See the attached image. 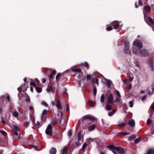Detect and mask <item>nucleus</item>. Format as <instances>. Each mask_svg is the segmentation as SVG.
Here are the masks:
<instances>
[{"instance_id": "1", "label": "nucleus", "mask_w": 154, "mask_h": 154, "mask_svg": "<svg viewBox=\"0 0 154 154\" xmlns=\"http://www.w3.org/2000/svg\"><path fill=\"white\" fill-rule=\"evenodd\" d=\"M133 52L135 55L142 57H146L149 56V53L147 50L143 48L141 50L137 49V48H133Z\"/></svg>"}, {"instance_id": "2", "label": "nucleus", "mask_w": 154, "mask_h": 154, "mask_svg": "<svg viewBox=\"0 0 154 154\" xmlns=\"http://www.w3.org/2000/svg\"><path fill=\"white\" fill-rule=\"evenodd\" d=\"M133 44L134 46H136V47H137L138 48H137L140 50L143 47L142 42L139 40H135L133 42ZM134 47H133V48Z\"/></svg>"}, {"instance_id": "3", "label": "nucleus", "mask_w": 154, "mask_h": 154, "mask_svg": "<svg viewBox=\"0 0 154 154\" xmlns=\"http://www.w3.org/2000/svg\"><path fill=\"white\" fill-rule=\"evenodd\" d=\"M147 63L149 67L150 68L151 71H154V61L152 58L149 59L147 60Z\"/></svg>"}, {"instance_id": "4", "label": "nucleus", "mask_w": 154, "mask_h": 154, "mask_svg": "<svg viewBox=\"0 0 154 154\" xmlns=\"http://www.w3.org/2000/svg\"><path fill=\"white\" fill-rule=\"evenodd\" d=\"M124 52L125 54H128L130 51V46L129 42L126 41L124 42Z\"/></svg>"}, {"instance_id": "5", "label": "nucleus", "mask_w": 154, "mask_h": 154, "mask_svg": "<svg viewBox=\"0 0 154 154\" xmlns=\"http://www.w3.org/2000/svg\"><path fill=\"white\" fill-rule=\"evenodd\" d=\"M53 137L54 138H56L59 140H61L62 139V135L61 132L57 130L56 132L52 134Z\"/></svg>"}, {"instance_id": "6", "label": "nucleus", "mask_w": 154, "mask_h": 154, "mask_svg": "<svg viewBox=\"0 0 154 154\" xmlns=\"http://www.w3.org/2000/svg\"><path fill=\"white\" fill-rule=\"evenodd\" d=\"M151 9V7L149 5L144 6L143 8V14H149Z\"/></svg>"}, {"instance_id": "7", "label": "nucleus", "mask_w": 154, "mask_h": 154, "mask_svg": "<svg viewBox=\"0 0 154 154\" xmlns=\"http://www.w3.org/2000/svg\"><path fill=\"white\" fill-rule=\"evenodd\" d=\"M52 126L51 125H48L45 131V133L47 135L50 136L52 135Z\"/></svg>"}, {"instance_id": "8", "label": "nucleus", "mask_w": 154, "mask_h": 154, "mask_svg": "<svg viewBox=\"0 0 154 154\" xmlns=\"http://www.w3.org/2000/svg\"><path fill=\"white\" fill-rule=\"evenodd\" d=\"M114 97L112 94H110L107 97V102L109 104H113Z\"/></svg>"}, {"instance_id": "9", "label": "nucleus", "mask_w": 154, "mask_h": 154, "mask_svg": "<svg viewBox=\"0 0 154 154\" xmlns=\"http://www.w3.org/2000/svg\"><path fill=\"white\" fill-rule=\"evenodd\" d=\"M111 25L113 27V28L116 29L119 27V22L117 21H114L111 23Z\"/></svg>"}, {"instance_id": "10", "label": "nucleus", "mask_w": 154, "mask_h": 154, "mask_svg": "<svg viewBox=\"0 0 154 154\" xmlns=\"http://www.w3.org/2000/svg\"><path fill=\"white\" fill-rule=\"evenodd\" d=\"M83 119H88L91 121H94L95 119V118L93 117L90 116L89 115H87L84 116L83 117Z\"/></svg>"}, {"instance_id": "11", "label": "nucleus", "mask_w": 154, "mask_h": 154, "mask_svg": "<svg viewBox=\"0 0 154 154\" xmlns=\"http://www.w3.org/2000/svg\"><path fill=\"white\" fill-rule=\"evenodd\" d=\"M116 150L119 153L121 154H123L125 152L123 149L121 147H116Z\"/></svg>"}, {"instance_id": "12", "label": "nucleus", "mask_w": 154, "mask_h": 154, "mask_svg": "<svg viewBox=\"0 0 154 154\" xmlns=\"http://www.w3.org/2000/svg\"><path fill=\"white\" fill-rule=\"evenodd\" d=\"M149 14H143L144 20L147 24H148V20H149V18H150L149 17Z\"/></svg>"}, {"instance_id": "13", "label": "nucleus", "mask_w": 154, "mask_h": 154, "mask_svg": "<svg viewBox=\"0 0 154 154\" xmlns=\"http://www.w3.org/2000/svg\"><path fill=\"white\" fill-rule=\"evenodd\" d=\"M33 125L36 128H39L41 127V123L38 121L37 122V123L35 122V120L32 121Z\"/></svg>"}, {"instance_id": "14", "label": "nucleus", "mask_w": 154, "mask_h": 154, "mask_svg": "<svg viewBox=\"0 0 154 154\" xmlns=\"http://www.w3.org/2000/svg\"><path fill=\"white\" fill-rule=\"evenodd\" d=\"M71 70L72 72H78L80 73H82V70L80 68H72Z\"/></svg>"}, {"instance_id": "15", "label": "nucleus", "mask_w": 154, "mask_h": 154, "mask_svg": "<svg viewBox=\"0 0 154 154\" xmlns=\"http://www.w3.org/2000/svg\"><path fill=\"white\" fill-rule=\"evenodd\" d=\"M128 125L134 127L135 125L134 121L133 119L129 120L128 122Z\"/></svg>"}, {"instance_id": "16", "label": "nucleus", "mask_w": 154, "mask_h": 154, "mask_svg": "<svg viewBox=\"0 0 154 154\" xmlns=\"http://www.w3.org/2000/svg\"><path fill=\"white\" fill-rule=\"evenodd\" d=\"M148 24L149 25L151 26H154V21L153 19L151 18H149V20H148Z\"/></svg>"}, {"instance_id": "17", "label": "nucleus", "mask_w": 154, "mask_h": 154, "mask_svg": "<svg viewBox=\"0 0 154 154\" xmlns=\"http://www.w3.org/2000/svg\"><path fill=\"white\" fill-rule=\"evenodd\" d=\"M58 119L57 118H54L53 119L51 122V123L52 125H54L57 124L58 122Z\"/></svg>"}, {"instance_id": "18", "label": "nucleus", "mask_w": 154, "mask_h": 154, "mask_svg": "<svg viewBox=\"0 0 154 154\" xmlns=\"http://www.w3.org/2000/svg\"><path fill=\"white\" fill-rule=\"evenodd\" d=\"M57 104L56 106L58 109H61V106L59 100H58L57 101Z\"/></svg>"}, {"instance_id": "19", "label": "nucleus", "mask_w": 154, "mask_h": 154, "mask_svg": "<svg viewBox=\"0 0 154 154\" xmlns=\"http://www.w3.org/2000/svg\"><path fill=\"white\" fill-rule=\"evenodd\" d=\"M106 147L109 148V149L112 151V150L113 149L116 150V147L115 146L113 145H110L107 146H106Z\"/></svg>"}, {"instance_id": "20", "label": "nucleus", "mask_w": 154, "mask_h": 154, "mask_svg": "<svg viewBox=\"0 0 154 154\" xmlns=\"http://www.w3.org/2000/svg\"><path fill=\"white\" fill-rule=\"evenodd\" d=\"M96 128V125H94L93 124L91 126H90L88 128V130L89 131H91L93 130H94Z\"/></svg>"}, {"instance_id": "21", "label": "nucleus", "mask_w": 154, "mask_h": 154, "mask_svg": "<svg viewBox=\"0 0 154 154\" xmlns=\"http://www.w3.org/2000/svg\"><path fill=\"white\" fill-rule=\"evenodd\" d=\"M50 154H55L57 152V150L55 148H52L50 150Z\"/></svg>"}, {"instance_id": "22", "label": "nucleus", "mask_w": 154, "mask_h": 154, "mask_svg": "<svg viewBox=\"0 0 154 154\" xmlns=\"http://www.w3.org/2000/svg\"><path fill=\"white\" fill-rule=\"evenodd\" d=\"M146 154H154V149H149L147 151Z\"/></svg>"}, {"instance_id": "23", "label": "nucleus", "mask_w": 154, "mask_h": 154, "mask_svg": "<svg viewBox=\"0 0 154 154\" xmlns=\"http://www.w3.org/2000/svg\"><path fill=\"white\" fill-rule=\"evenodd\" d=\"M136 138V136L135 134L133 135L130 136L128 138V140L132 141L135 139Z\"/></svg>"}, {"instance_id": "24", "label": "nucleus", "mask_w": 154, "mask_h": 154, "mask_svg": "<svg viewBox=\"0 0 154 154\" xmlns=\"http://www.w3.org/2000/svg\"><path fill=\"white\" fill-rule=\"evenodd\" d=\"M47 112V110L46 109H44L42 112L41 119L42 121H43L44 120V115H45Z\"/></svg>"}, {"instance_id": "25", "label": "nucleus", "mask_w": 154, "mask_h": 154, "mask_svg": "<svg viewBox=\"0 0 154 154\" xmlns=\"http://www.w3.org/2000/svg\"><path fill=\"white\" fill-rule=\"evenodd\" d=\"M88 103L90 106L92 107H93L95 105L94 102L92 100H89L88 101Z\"/></svg>"}, {"instance_id": "26", "label": "nucleus", "mask_w": 154, "mask_h": 154, "mask_svg": "<svg viewBox=\"0 0 154 154\" xmlns=\"http://www.w3.org/2000/svg\"><path fill=\"white\" fill-rule=\"evenodd\" d=\"M80 66H85L87 68H88L89 67V65L87 62H85L84 63H82L80 64Z\"/></svg>"}, {"instance_id": "27", "label": "nucleus", "mask_w": 154, "mask_h": 154, "mask_svg": "<svg viewBox=\"0 0 154 154\" xmlns=\"http://www.w3.org/2000/svg\"><path fill=\"white\" fill-rule=\"evenodd\" d=\"M36 91L38 93H41L42 91V88L38 87H36L35 88Z\"/></svg>"}, {"instance_id": "28", "label": "nucleus", "mask_w": 154, "mask_h": 154, "mask_svg": "<svg viewBox=\"0 0 154 154\" xmlns=\"http://www.w3.org/2000/svg\"><path fill=\"white\" fill-rule=\"evenodd\" d=\"M12 113L13 116L15 117H17L19 115V113L17 111H14Z\"/></svg>"}, {"instance_id": "29", "label": "nucleus", "mask_w": 154, "mask_h": 154, "mask_svg": "<svg viewBox=\"0 0 154 154\" xmlns=\"http://www.w3.org/2000/svg\"><path fill=\"white\" fill-rule=\"evenodd\" d=\"M88 145L86 143H84L82 146V149H80V150H83V152H85V149L86 147Z\"/></svg>"}, {"instance_id": "30", "label": "nucleus", "mask_w": 154, "mask_h": 154, "mask_svg": "<svg viewBox=\"0 0 154 154\" xmlns=\"http://www.w3.org/2000/svg\"><path fill=\"white\" fill-rule=\"evenodd\" d=\"M52 85H48L47 88V92H50L52 90Z\"/></svg>"}, {"instance_id": "31", "label": "nucleus", "mask_w": 154, "mask_h": 154, "mask_svg": "<svg viewBox=\"0 0 154 154\" xmlns=\"http://www.w3.org/2000/svg\"><path fill=\"white\" fill-rule=\"evenodd\" d=\"M105 97L104 95L103 94L101 95L100 97V101L101 103H103L104 102Z\"/></svg>"}, {"instance_id": "32", "label": "nucleus", "mask_w": 154, "mask_h": 154, "mask_svg": "<svg viewBox=\"0 0 154 154\" xmlns=\"http://www.w3.org/2000/svg\"><path fill=\"white\" fill-rule=\"evenodd\" d=\"M78 141H80L82 139V136L81 135V132H79L78 134Z\"/></svg>"}, {"instance_id": "33", "label": "nucleus", "mask_w": 154, "mask_h": 154, "mask_svg": "<svg viewBox=\"0 0 154 154\" xmlns=\"http://www.w3.org/2000/svg\"><path fill=\"white\" fill-rule=\"evenodd\" d=\"M30 122V121L26 122L24 124V126L25 128H27L28 127L29 123Z\"/></svg>"}, {"instance_id": "34", "label": "nucleus", "mask_w": 154, "mask_h": 154, "mask_svg": "<svg viewBox=\"0 0 154 154\" xmlns=\"http://www.w3.org/2000/svg\"><path fill=\"white\" fill-rule=\"evenodd\" d=\"M106 110H110L112 109L111 106L109 104H106Z\"/></svg>"}, {"instance_id": "35", "label": "nucleus", "mask_w": 154, "mask_h": 154, "mask_svg": "<svg viewBox=\"0 0 154 154\" xmlns=\"http://www.w3.org/2000/svg\"><path fill=\"white\" fill-rule=\"evenodd\" d=\"M129 133H125V132H120L119 133V136H122V135L125 136L126 135L129 134Z\"/></svg>"}, {"instance_id": "36", "label": "nucleus", "mask_w": 154, "mask_h": 154, "mask_svg": "<svg viewBox=\"0 0 154 154\" xmlns=\"http://www.w3.org/2000/svg\"><path fill=\"white\" fill-rule=\"evenodd\" d=\"M120 98L118 97H116L114 100H113V103H118L120 101Z\"/></svg>"}, {"instance_id": "37", "label": "nucleus", "mask_w": 154, "mask_h": 154, "mask_svg": "<svg viewBox=\"0 0 154 154\" xmlns=\"http://www.w3.org/2000/svg\"><path fill=\"white\" fill-rule=\"evenodd\" d=\"M126 123L123 122L119 124L118 126L120 127H123L126 125Z\"/></svg>"}, {"instance_id": "38", "label": "nucleus", "mask_w": 154, "mask_h": 154, "mask_svg": "<svg viewBox=\"0 0 154 154\" xmlns=\"http://www.w3.org/2000/svg\"><path fill=\"white\" fill-rule=\"evenodd\" d=\"M0 132L4 136H6L7 135V134L6 132L3 130H0Z\"/></svg>"}, {"instance_id": "39", "label": "nucleus", "mask_w": 154, "mask_h": 154, "mask_svg": "<svg viewBox=\"0 0 154 154\" xmlns=\"http://www.w3.org/2000/svg\"><path fill=\"white\" fill-rule=\"evenodd\" d=\"M141 138L140 137H139L136 139L134 141V143L135 144H137L139 143L140 141Z\"/></svg>"}, {"instance_id": "40", "label": "nucleus", "mask_w": 154, "mask_h": 154, "mask_svg": "<svg viewBox=\"0 0 154 154\" xmlns=\"http://www.w3.org/2000/svg\"><path fill=\"white\" fill-rule=\"evenodd\" d=\"M116 110L113 109L112 111L108 113V115L109 116H112L116 112Z\"/></svg>"}, {"instance_id": "41", "label": "nucleus", "mask_w": 154, "mask_h": 154, "mask_svg": "<svg viewBox=\"0 0 154 154\" xmlns=\"http://www.w3.org/2000/svg\"><path fill=\"white\" fill-rule=\"evenodd\" d=\"M29 109L30 111L32 113H34V108L32 106H30L29 107Z\"/></svg>"}, {"instance_id": "42", "label": "nucleus", "mask_w": 154, "mask_h": 154, "mask_svg": "<svg viewBox=\"0 0 154 154\" xmlns=\"http://www.w3.org/2000/svg\"><path fill=\"white\" fill-rule=\"evenodd\" d=\"M97 92V88L96 87L94 88L93 89V93L94 95L96 96Z\"/></svg>"}, {"instance_id": "43", "label": "nucleus", "mask_w": 154, "mask_h": 154, "mask_svg": "<svg viewBox=\"0 0 154 154\" xmlns=\"http://www.w3.org/2000/svg\"><path fill=\"white\" fill-rule=\"evenodd\" d=\"M112 26H109L106 28V30L107 31H110L113 28H112Z\"/></svg>"}, {"instance_id": "44", "label": "nucleus", "mask_w": 154, "mask_h": 154, "mask_svg": "<svg viewBox=\"0 0 154 154\" xmlns=\"http://www.w3.org/2000/svg\"><path fill=\"white\" fill-rule=\"evenodd\" d=\"M66 147L64 146V147H63V148L62 149V150H61V152L65 153V152H66Z\"/></svg>"}, {"instance_id": "45", "label": "nucleus", "mask_w": 154, "mask_h": 154, "mask_svg": "<svg viewBox=\"0 0 154 154\" xmlns=\"http://www.w3.org/2000/svg\"><path fill=\"white\" fill-rule=\"evenodd\" d=\"M61 77V76H60V74L59 73H58L57 75L56 76V80H58V79L59 80H60V79H59V78Z\"/></svg>"}, {"instance_id": "46", "label": "nucleus", "mask_w": 154, "mask_h": 154, "mask_svg": "<svg viewBox=\"0 0 154 154\" xmlns=\"http://www.w3.org/2000/svg\"><path fill=\"white\" fill-rule=\"evenodd\" d=\"M30 85L34 87H36V85L34 82H31L30 83Z\"/></svg>"}, {"instance_id": "47", "label": "nucleus", "mask_w": 154, "mask_h": 154, "mask_svg": "<svg viewBox=\"0 0 154 154\" xmlns=\"http://www.w3.org/2000/svg\"><path fill=\"white\" fill-rule=\"evenodd\" d=\"M91 78V76L88 74H87V78L86 79L87 80H89Z\"/></svg>"}, {"instance_id": "48", "label": "nucleus", "mask_w": 154, "mask_h": 154, "mask_svg": "<svg viewBox=\"0 0 154 154\" xmlns=\"http://www.w3.org/2000/svg\"><path fill=\"white\" fill-rule=\"evenodd\" d=\"M129 106L131 107H132L133 106V103L132 101H131L129 102Z\"/></svg>"}, {"instance_id": "49", "label": "nucleus", "mask_w": 154, "mask_h": 154, "mask_svg": "<svg viewBox=\"0 0 154 154\" xmlns=\"http://www.w3.org/2000/svg\"><path fill=\"white\" fill-rule=\"evenodd\" d=\"M42 104L46 107H47L48 106V104L46 103V102H45L44 101H43L42 102Z\"/></svg>"}, {"instance_id": "50", "label": "nucleus", "mask_w": 154, "mask_h": 154, "mask_svg": "<svg viewBox=\"0 0 154 154\" xmlns=\"http://www.w3.org/2000/svg\"><path fill=\"white\" fill-rule=\"evenodd\" d=\"M152 123V121L150 119H148L147 121V124L148 125H150Z\"/></svg>"}, {"instance_id": "51", "label": "nucleus", "mask_w": 154, "mask_h": 154, "mask_svg": "<svg viewBox=\"0 0 154 154\" xmlns=\"http://www.w3.org/2000/svg\"><path fill=\"white\" fill-rule=\"evenodd\" d=\"M106 85L109 87L110 85V82L109 81H106Z\"/></svg>"}, {"instance_id": "52", "label": "nucleus", "mask_w": 154, "mask_h": 154, "mask_svg": "<svg viewBox=\"0 0 154 154\" xmlns=\"http://www.w3.org/2000/svg\"><path fill=\"white\" fill-rule=\"evenodd\" d=\"M68 135L70 136L72 135V131L71 130H69L68 132Z\"/></svg>"}, {"instance_id": "53", "label": "nucleus", "mask_w": 154, "mask_h": 154, "mask_svg": "<svg viewBox=\"0 0 154 154\" xmlns=\"http://www.w3.org/2000/svg\"><path fill=\"white\" fill-rule=\"evenodd\" d=\"M116 95L119 97H121V94L119 93V92L118 91H117L116 92Z\"/></svg>"}, {"instance_id": "54", "label": "nucleus", "mask_w": 154, "mask_h": 154, "mask_svg": "<svg viewBox=\"0 0 154 154\" xmlns=\"http://www.w3.org/2000/svg\"><path fill=\"white\" fill-rule=\"evenodd\" d=\"M153 111H154V110H151V112L150 113V117L151 118H152L153 116Z\"/></svg>"}, {"instance_id": "55", "label": "nucleus", "mask_w": 154, "mask_h": 154, "mask_svg": "<svg viewBox=\"0 0 154 154\" xmlns=\"http://www.w3.org/2000/svg\"><path fill=\"white\" fill-rule=\"evenodd\" d=\"M147 97L146 95H144L142 98H141V100L142 101H143L145 100V99Z\"/></svg>"}, {"instance_id": "56", "label": "nucleus", "mask_w": 154, "mask_h": 154, "mask_svg": "<svg viewBox=\"0 0 154 154\" xmlns=\"http://www.w3.org/2000/svg\"><path fill=\"white\" fill-rule=\"evenodd\" d=\"M25 101L26 102H30V99L29 98H27L25 99Z\"/></svg>"}, {"instance_id": "57", "label": "nucleus", "mask_w": 154, "mask_h": 154, "mask_svg": "<svg viewBox=\"0 0 154 154\" xmlns=\"http://www.w3.org/2000/svg\"><path fill=\"white\" fill-rule=\"evenodd\" d=\"M138 3L139 6H141L143 5V3L142 1H140V0H139L138 1Z\"/></svg>"}, {"instance_id": "58", "label": "nucleus", "mask_w": 154, "mask_h": 154, "mask_svg": "<svg viewBox=\"0 0 154 154\" xmlns=\"http://www.w3.org/2000/svg\"><path fill=\"white\" fill-rule=\"evenodd\" d=\"M151 110H154V104L152 103L151 105Z\"/></svg>"}, {"instance_id": "59", "label": "nucleus", "mask_w": 154, "mask_h": 154, "mask_svg": "<svg viewBox=\"0 0 154 154\" xmlns=\"http://www.w3.org/2000/svg\"><path fill=\"white\" fill-rule=\"evenodd\" d=\"M6 99L7 100L8 102H9L10 100V98L9 96H7L6 97Z\"/></svg>"}, {"instance_id": "60", "label": "nucleus", "mask_w": 154, "mask_h": 154, "mask_svg": "<svg viewBox=\"0 0 154 154\" xmlns=\"http://www.w3.org/2000/svg\"><path fill=\"white\" fill-rule=\"evenodd\" d=\"M66 111H69V104L67 103L66 104Z\"/></svg>"}, {"instance_id": "61", "label": "nucleus", "mask_w": 154, "mask_h": 154, "mask_svg": "<svg viewBox=\"0 0 154 154\" xmlns=\"http://www.w3.org/2000/svg\"><path fill=\"white\" fill-rule=\"evenodd\" d=\"M133 80V78L131 76H130L129 78V80L130 81H132Z\"/></svg>"}, {"instance_id": "62", "label": "nucleus", "mask_w": 154, "mask_h": 154, "mask_svg": "<svg viewBox=\"0 0 154 154\" xmlns=\"http://www.w3.org/2000/svg\"><path fill=\"white\" fill-rule=\"evenodd\" d=\"M148 94L149 95H152V94H153L154 93L153 92H151V91H149V92L148 93Z\"/></svg>"}, {"instance_id": "63", "label": "nucleus", "mask_w": 154, "mask_h": 154, "mask_svg": "<svg viewBox=\"0 0 154 154\" xmlns=\"http://www.w3.org/2000/svg\"><path fill=\"white\" fill-rule=\"evenodd\" d=\"M56 73L57 71L55 70H54L52 72L51 74L53 75H54Z\"/></svg>"}, {"instance_id": "64", "label": "nucleus", "mask_w": 154, "mask_h": 154, "mask_svg": "<svg viewBox=\"0 0 154 154\" xmlns=\"http://www.w3.org/2000/svg\"><path fill=\"white\" fill-rule=\"evenodd\" d=\"M106 154V151H104V152H101L100 154Z\"/></svg>"}]
</instances>
